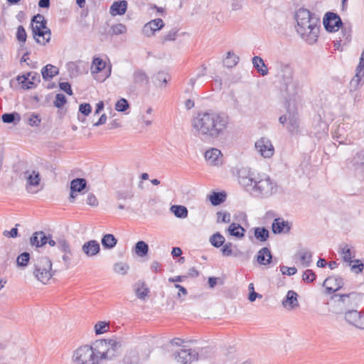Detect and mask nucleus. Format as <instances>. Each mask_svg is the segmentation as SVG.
Wrapping results in <instances>:
<instances>
[{
	"mask_svg": "<svg viewBox=\"0 0 364 364\" xmlns=\"http://www.w3.org/2000/svg\"><path fill=\"white\" fill-rule=\"evenodd\" d=\"M193 134L203 141H215L227 133L230 118L224 112L213 109L201 110L191 122Z\"/></svg>",
	"mask_w": 364,
	"mask_h": 364,
	"instance_id": "f257e3e1",
	"label": "nucleus"
},
{
	"mask_svg": "<svg viewBox=\"0 0 364 364\" xmlns=\"http://www.w3.org/2000/svg\"><path fill=\"white\" fill-rule=\"evenodd\" d=\"M239 183L255 197L268 198L277 191V184L265 173H250L247 176H239Z\"/></svg>",
	"mask_w": 364,
	"mask_h": 364,
	"instance_id": "f03ea898",
	"label": "nucleus"
},
{
	"mask_svg": "<svg viewBox=\"0 0 364 364\" xmlns=\"http://www.w3.org/2000/svg\"><path fill=\"white\" fill-rule=\"evenodd\" d=\"M298 33L309 44L317 41L319 32L318 18L304 8L299 9L295 13Z\"/></svg>",
	"mask_w": 364,
	"mask_h": 364,
	"instance_id": "7ed1b4c3",
	"label": "nucleus"
},
{
	"mask_svg": "<svg viewBox=\"0 0 364 364\" xmlns=\"http://www.w3.org/2000/svg\"><path fill=\"white\" fill-rule=\"evenodd\" d=\"M52 262L45 256L36 258L33 262V274L43 284H46L54 275L55 271L52 269Z\"/></svg>",
	"mask_w": 364,
	"mask_h": 364,
	"instance_id": "20e7f679",
	"label": "nucleus"
},
{
	"mask_svg": "<svg viewBox=\"0 0 364 364\" xmlns=\"http://www.w3.org/2000/svg\"><path fill=\"white\" fill-rule=\"evenodd\" d=\"M47 22L44 16L37 14L32 18L31 28L33 36L39 44L46 45L50 40V29L46 26Z\"/></svg>",
	"mask_w": 364,
	"mask_h": 364,
	"instance_id": "39448f33",
	"label": "nucleus"
},
{
	"mask_svg": "<svg viewBox=\"0 0 364 364\" xmlns=\"http://www.w3.org/2000/svg\"><path fill=\"white\" fill-rule=\"evenodd\" d=\"M277 74L282 78L285 85V91L289 96H294L296 93V84L293 81V69L287 63L282 62L276 63Z\"/></svg>",
	"mask_w": 364,
	"mask_h": 364,
	"instance_id": "423d86ee",
	"label": "nucleus"
},
{
	"mask_svg": "<svg viewBox=\"0 0 364 364\" xmlns=\"http://www.w3.org/2000/svg\"><path fill=\"white\" fill-rule=\"evenodd\" d=\"M282 124L287 123V129L291 134H296L299 131V115L294 105H291L289 102L287 104V112L279 118Z\"/></svg>",
	"mask_w": 364,
	"mask_h": 364,
	"instance_id": "0eeeda50",
	"label": "nucleus"
},
{
	"mask_svg": "<svg viewBox=\"0 0 364 364\" xmlns=\"http://www.w3.org/2000/svg\"><path fill=\"white\" fill-rule=\"evenodd\" d=\"M354 122L355 120L350 115H345L343 117V122L338 124L335 132V137L339 144L351 143V139L348 138V134L352 129Z\"/></svg>",
	"mask_w": 364,
	"mask_h": 364,
	"instance_id": "6e6552de",
	"label": "nucleus"
},
{
	"mask_svg": "<svg viewBox=\"0 0 364 364\" xmlns=\"http://www.w3.org/2000/svg\"><path fill=\"white\" fill-rule=\"evenodd\" d=\"M94 353L90 346H82L74 351L73 360L75 363L80 364H93L97 363Z\"/></svg>",
	"mask_w": 364,
	"mask_h": 364,
	"instance_id": "1a4fd4ad",
	"label": "nucleus"
},
{
	"mask_svg": "<svg viewBox=\"0 0 364 364\" xmlns=\"http://www.w3.org/2000/svg\"><path fill=\"white\" fill-rule=\"evenodd\" d=\"M331 299L337 303L341 309L348 310L358 305L359 296L355 292L344 294H335Z\"/></svg>",
	"mask_w": 364,
	"mask_h": 364,
	"instance_id": "9d476101",
	"label": "nucleus"
},
{
	"mask_svg": "<svg viewBox=\"0 0 364 364\" xmlns=\"http://www.w3.org/2000/svg\"><path fill=\"white\" fill-rule=\"evenodd\" d=\"M20 176L26 182L25 187L28 193H34L33 188H38L41 184V177L38 171L28 169Z\"/></svg>",
	"mask_w": 364,
	"mask_h": 364,
	"instance_id": "9b49d317",
	"label": "nucleus"
},
{
	"mask_svg": "<svg viewBox=\"0 0 364 364\" xmlns=\"http://www.w3.org/2000/svg\"><path fill=\"white\" fill-rule=\"evenodd\" d=\"M149 85V77L147 74L141 69H136L132 74V80L129 90L134 92L140 88Z\"/></svg>",
	"mask_w": 364,
	"mask_h": 364,
	"instance_id": "f8f14e48",
	"label": "nucleus"
},
{
	"mask_svg": "<svg viewBox=\"0 0 364 364\" xmlns=\"http://www.w3.org/2000/svg\"><path fill=\"white\" fill-rule=\"evenodd\" d=\"M323 23L326 30L328 32H336L341 28L343 22L340 16L333 12H327L323 20Z\"/></svg>",
	"mask_w": 364,
	"mask_h": 364,
	"instance_id": "ddd939ff",
	"label": "nucleus"
},
{
	"mask_svg": "<svg viewBox=\"0 0 364 364\" xmlns=\"http://www.w3.org/2000/svg\"><path fill=\"white\" fill-rule=\"evenodd\" d=\"M328 129V124L322 120L320 115H316L314 117L311 134L318 139H322L327 136Z\"/></svg>",
	"mask_w": 364,
	"mask_h": 364,
	"instance_id": "4468645a",
	"label": "nucleus"
},
{
	"mask_svg": "<svg viewBox=\"0 0 364 364\" xmlns=\"http://www.w3.org/2000/svg\"><path fill=\"white\" fill-rule=\"evenodd\" d=\"M255 147L256 151L264 158H270L274 152L271 141L264 137L257 140L255 142Z\"/></svg>",
	"mask_w": 364,
	"mask_h": 364,
	"instance_id": "2eb2a0df",
	"label": "nucleus"
},
{
	"mask_svg": "<svg viewBox=\"0 0 364 364\" xmlns=\"http://www.w3.org/2000/svg\"><path fill=\"white\" fill-rule=\"evenodd\" d=\"M174 359L181 364H190L197 360L198 352L191 349H181L173 354Z\"/></svg>",
	"mask_w": 364,
	"mask_h": 364,
	"instance_id": "dca6fc26",
	"label": "nucleus"
},
{
	"mask_svg": "<svg viewBox=\"0 0 364 364\" xmlns=\"http://www.w3.org/2000/svg\"><path fill=\"white\" fill-rule=\"evenodd\" d=\"M110 344V339L109 340H97L92 346H91L93 352H95V356L97 359V363L100 360H105L106 353L107 354V350L109 345Z\"/></svg>",
	"mask_w": 364,
	"mask_h": 364,
	"instance_id": "f3484780",
	"label": "nucleus"
},
{
	"mask_svg": "<svg viewBox=\"0 0 364 364\" xmlns=\"http://www.w3.org/2000/svg\"><path fill=\"white\" fill-rule=\"evenodd\" d=\"M17 81L21 85L22 88L32 89L36 86L35 81L40 82V76L37 73H28L26 75L18 76Z\"/></svg>",
	"mask_w": 364,
	"mask_h": 364,
	"instance_id": "a211bd4d",
	"label": "nucleus"
},
{
	"mask_svg": "<svg viewBox=\"0 0 364 364\" xmlns=\"http://www.w3.org/2000/svg\"><path fill=\"white\" fill-rule=\"evenodd\" d=\"M292 223L282 218H275L272 224V230L274 234L289 232Z\"/></svg>",
	"mask_w": 364,
	"mask_h": 364,
	"instance_id": "6ab92c4d",
	"label": "nucleus"
},
{
	"mask_svg": "<svg viewBox=\"0 0 364 364\" xmlns=\"http://www.w3.org/2000/svg\"><path fill=\"white\" fill-rule=\"evenodd\" d=\"M87 186V181L83 178H77L70 182V201L73 202L77 196L76 193H81Z\"/></svg>",
	"mask_w": 364,
	"mask_h": 364,
	"instance_id": "aec40b11",
	"label": "nucleus"
},
{
	"mask_svg": "<svg viewBox=\"0 0 364 364\" xmlns=\"http://www.w3.org/2000/svg\"><path fill=\"white\" fill-rule=\"evenodd\" d=\"M328 294L339 290L343 285V279L340 277H329L326 279L323 284Z\"/></svg>",
	"mask_w": 364,
	"mask_h": 364,
	"instance_id": "412c9836",
	"label": "nucleus"
},
{
	"mask_svg": "<svg viewBox=\"0 0 364 364\" xmlns=\"http://www.w3.org/2000/svg\"><path fill=\"white\" fill-rule=\"evenodd\" d=\"M82 251L88 257H95L100 252V243L95 240H89L83 244Z\"/></svg>",
	"mask_w": 364,
	"mask_h": 364,
	"instance_id": "4be33fe9",
	"label": "nucleus"
},
{
	"mask_svg": "<svg viewBox=\"0 0 364 364\" xmlns=\"http://www.w3.org/2000/svg\"><path fill=\"white\" fill-rule=\"evenodd\" d=\"M205 159L211 165H219L223 163L221 151L216 148H211L205 152Z\"/></svg>",
	"mask_w": 364,
	"mask_h": 364,
	"instance_id": "5701e85b",
	"label": "nucleus"
},
{
	"mask_svg": "<svg viewBox=\"0 0 364 364\" xmlns=\"http://www.w3.org/2000/svg\"><path fill=\"white\" fill-rule=\"evenodd\" d=\"M364 78V49L360 58V63L356 68V74L350 81V86L356 89Z\"/></svg>",
	"mask_w": 364,
	"mask_h": 364,
	"instance_id": "b1692460",
	"label": "nucleus"
},
{
	"mask_svg": "<svg viewBox=\"0 0 364 364\" xmlns=\"http://www.w3.org/2000/svg\"><path fill=\"white\" fill-rule=\"evenodd\" d=\"M297 297L298 295L294 291H288L285 299L282 301V306L288 309H293L299 306Z\"/></svg>",
	"mask_w": 364,
	"mask_h": 364,
	"instance_id": "393cba45",
	"label": "nucleus"
},
{
	"mask_svg": "<svg viewBox=\"0 0 364 364\" xmlns=\"http://www.w3.org/2000/svg\"><path fill=\"white\" fill-rule=\"evenodd\" d=\"M272 259V253L269 248L262 247L257 255V261L259 264L267 265L271 263Z\"/></svg>",
	"mask_w": 364,
	"mask_h": 364,
	"instance_id": "a878e982",
	"label": "nucleus"
},
{
	"mask_svg": "<svg viewBox=\"0 0 364 364\" xmlns=\"http://www.w3.org/2000/svg\"><path fill=\"white\" fill-rule=\"evenodd\" d=\"M109 346L108 347L107 354L106 353L105 360H112L119 354L121 344L119 341L117 340L110 339V344Z\"/></svg>",
	"mask_w": 364,
	"mask_h": 364,
	"instance_id": "bb28decb",
	"label": "nucleus"
},
{
	"mask_svg": "<svg viewBox=\"0 0 364 364\" xmlns=\"http://www.w3.org/2000/svg\"><path fill=\"white\" fill-rule=\"evenodd\" d=\"M127 9V2L125 0L114 1L110 8V13L113 16L123 15Z\"/></svg>",
	"mask_w": 364,
	"mask_h": 364,
	"instance_id": "cd10ccee",
	"label": "nucleus"
},
{
	"mask_svg": "<svg viewBox=\"0 0 364 364\" xmlns=\"http://www.w3.org/2000/svg\"><path fill=\"white\" fill-rule=\"evenodd\" d=\"M59 73L58 68L51 64H48L44 66L41 70L43 79L48 80L52 79L54 76L57 75Z\"/></svg>",
	"mask_w": 364,
	"mask_h": 364,
	"instance_id": "c85d7f7f",
	"label": "nucleus"
},
{
	"mask_svg": "<svg viewBox=\"0 0 364 364\" xmlns=\"http://www.w3.org/2000/svg\"><path fill=\"white\" fill-rule=\"evenodd\" d=\"M252 62L254 68L257 72L262 76H265L268 74V68L265 65L263 59L259 56H255L252 59Z\"/></svg>",
	"mask_w": 364,
	"mask_h": 364,
	"instance_id": "c756f323",
	"label": "nucleus"
},
{
	"mask_svg": "<svg viewBox=\"0 0 364 364\" xmlns=\"http://www.w3.org/2000/svg\"><path fill=\"white\" fill-rule=\"evenodd\" d=\"M101 243L104 249L112 250L116 246L117 239L114 235L107 233L102 236Z\"/></svg>",
	"mask_w": 364,
	"mask_h": 364,
	"instance_id": "7c9ffc66",
	"label": "nucleus"
},
{
	"mask_svg": "<svg viewBox=\"0 0 364 364\" xmlns=\"http://www.w3.org/2000/svg\"><path fill=\"white\" fill-rule=\"evenodd\" d=\"M299 257L301 264L304 267H309L311 262L312 254L306 249L299 250L295 255Z\"/></svg>",
	"mask_w": 364,
	"mask_h": 364,
	"instance_id": "2f4dec72",
	"label": "nucleus"
},
{
	"mask_svg": "<svg viewBox=\"0 0 364 364\" xmlns=\"http://www.w3.org/2000/svg\"><path fill=\"white\" fill-rule=\"evenodd\" d=\"M245 231L244 228L235 223H231L228 228L229 234L237 238H242L245 236Z\"/></svg>",
	"mask_w": 364,
	"mask_h": 364,
	"instance_id": "473e14b6",
	"label": "nucleus"
},
{
	"mask_svg": "<svg viewBox=\"0 0 364 364\" xmlns=\"http://www.w3.org/2000/svg\"><path fill=\"white\" fill-rule=\"evenodd\" d=\"M254 236L260 242H266L269 237V232L264 227H257L254 229Z\"/></svg>",
	"mask_w": 364,
	"mask_h": 364,
	"instance_id": "72a5a7b5",
	"label": "nucleus"
},
{
	"mask_svg": "<svg viewBox=\"0 0 364 364\" xmlns=\"http://www.w3.org/2000/svg\"><path fill=\"white\" fill-rule=\"evenodd\" d=\"M361 313L354 309H348L345 314V319L350 324L356 327V323L359 321Z\"/></svg>",
	"mask_w": 364,
	"mask_h": 364,
	"instance_id": "f704fd0d",
	"label": "nucleus"
},
{
	"mask_svg": "<svg viewBox=\"0 0 364 364\" xmlns=\"http://www.w3.org/2000/svg\"><path fill=\"white\" fill-rule=\"evenodd\" d=\"M339 252L346 262H353L352 258L355 257V252L346 244H341L339 247Z\"/></svg>",
	"mask_w": 364,
	"mask_h": 364,
	"instance_id": "c9c22d12",
	"label": "nucleus"
},
{
	"mask_svg": "<svg viewBox=\"0 0 364 364\" xmlns=\"http://www.w3.org/2000/svg\"><path fill=\"white\" fill-rule=\"evenodd\" d=\"M134 253L139 257H145L149 252V245L144 241H138L133 249Z\"/></svg>",
	"mask_w": 364,
	"mask_h": 364,
	"instance_id": "e433bc0d",
	"label": "nucleus"
},
{
	"mask_svg": "<svg viewBox=\"0 0 364 364\" xmlns=\"http://www.w3.org/2000/svg\"><path fill=\"white\" fill-rule=\"evenodd\" d=\"M211 204L217 206L223 203L226 199V194L224 192H213L208 196Z\"/></svg>",
	"mask_w": 364,
	"mask_h": 364,
	"instance_id": "4c0bfd02",
	"label": "nucleus"
},
{
	"mask_svg": "<svg viewBox=\"0 0 364 364\" xmlns=\"http://www.w3.org/2000/svg\"><path fill=\"white\" fill-rule=\"evenodd\" d=\"M1 119L4 123L17 124L21 121V115L16 112L2 114Z\"/></svg>",
	"mask_w": 364,
	"mask_h": 364,
	"instance_id": "58836bf2",
	"label": "nucleus"
},
{
	"mask_svg": "<svg viewBox=\"0 0 364 364\" xmlns=\"http://www.w3.org/2000/svg\"><path fill=\"white\" fill-rule=\"evenodd\" d=\"M135 294L136 296L140 299H145L149 293V289L145 287L144 282H137L135 284Z\"/></svg>",
	"mask_w": 364,
	"mask_h": 364,
	"instance_id": "ea45409f",
	"label": "nucleus"
},
{
	"mask_svg": "<svg viewBox=\"0 0 364 364\" xmlns=\"http://www.w3.org/2000/svg\"><path fill=\"white\" fill-rule=\"evenodd\" d=\"M170 209L175 216L178 218H185L188 216V209L183 205H173Z\"/></svg>",
	"mask_w": 364,
	"mask_h": 364,
	"instance_id": "a19ab883",
	"label": "nucleus"
},
{
	"mask_svg": "<svg viewBox=\"0 0 364 364\" xmlns=\"http://www.w3.org/2000/svg\"><path fill=\"white\" fill-rule=\"evenodd\" d=\"M209 241L214 247L218 248L225 244V238L220 232H215L210 237Z\"/></svg>",
	"mask_w": 364,
	"mask_h": 364,
	"instance_id": "79ce46f5",
	"label": "nucleus"
},
{
	"mask_svg": "<svg viewBox=\"0 0 364 364\" xmlns=\"http://www.w3.org/2000/svg\"><path fill=\"white\" fill-rule=\"evenodd\" d=\"M239 59V57L233 52L228 51L227 53L226 58L224 60V65L229 68H233L237 64Z\"/></svg>",
	"mask_w": 364,
	"mask_h": 364,
	"instance_id": "37998d69",
	"label": "nucleus"
},
{
	"mask_svg": "<svg viewBox=\"0 0 364 364\" xmlns=\"http://www.w3.org/2000/svg\"><path fill=\"white\" fill-rule=\"evenodd\" d=\"M234 247V245H232V243L228 242H225V244H223L222 248H221V252H222V255L225 257H229V256H231V255H234V256H237L238 255H241L242 252L239 250L237 251V252H233V250H232V247Z\"/></svg>",
	"mask_w": 364,
	"mask_h": 364,
	"instance_id": "c03bdc74",
	"label": "nucleus"
},
{
	"mask_svg": "<svg viewBox=\"0 0 364 364\" xmlns=\"http://www.w3.org/2000/svg\"><path fill=\"white\" fill-rule=\"evenodd\" d=\"M125 364H139V354L135 350L129 351L124 358Z\"/></svg>",
	"mask_w": 364,
	"mask_h": 364,
	"instance_id": "a18cd8bd",
	"label": "nucleus"
},
{
	"mask_svg": "<svg viewBox=\"0 0 364 364\" xmlns=\"http://www.w3.org/2000/svg\"><path fill=\"white\" fill-rule=\"evenodd\" d=\"M129 269V266L122 262H116L113 265V270L116 274L126 275Z\"/></svg>",
	"mask_w": 364,
	"mask_h": 364,
	"instance_id": "49530a36",
	"label": "nucleus"
},
{
	"mask_svg": "<svg viewBox=\"0 0 364 364\" xmlns=\"http://www.w3.org/2000/svg\"><path fill=\"white\" fill-rule=\"evenodd\" d=\"M352 163L355 168L364 170V151L357 153Z\"/></svg>",
	"mask_w": 364,
	"mask_h": 364,
	"instance_id": "de8ad7c7",
	"label": "nucleus"
},
{
	"mask_svg": "<svg viewBox=\"0 0 364 364\" xmlns=\"http://www.w3.org/2000/svg\"><path fill=\"white\" fill-rule=\"evenodd\" d=\"M105 63L100 58H95L93 59L92 70V73H99L105 69Z\"/></svg>",
	"mask_w": 364,
	"mask_h": 364,
	"instance_id": "09e8293b",
	"label": "nucleus"
},
{
	"mask_svg": "<svg viewBox=\"0 0 364 364\" xmlns=\"http://www.w3.org/2000/svg\"><path fill=\"white\" fill-rule=\"evenodd\" d=\"M30 259V254L28 252H23L16 259V263L18 267H26Z\"/></svg>",
	"mask_w": 364,
	"mask_h": 364,
	"instance_id": "8fccbe9b",
	"label": "nucleus"
},
{
	"mask_svg": "<svg viewBox=\"0 0 364 364\" xmlns=\"http://www.w3.org/2000/svg\"><path fill=\"white\" fill-rule=\"evenodd\" d=\"M134 193L132 190L118 191L116 193V198L119 200L132 199Z\"/></svg>",
	"mask_w": 364,
	"mask_h": 364,
	"instance_id": "3c124183",
	"label": "nucleus"
},
{
	"mask_svg": "<svg viewBox=\"0 0 364 364\" xmlns=\"http://www.w3.org/2000/svg\"><path fill=\"white\" fill-rule=\"evenodd\" d=\"M109 324L105 321L97 322L95 326V331L97 335L102 334L109 330Z\"/></svg>",
	"mask_w": 364,
	"mask_h": 364,
	"instance_id": "603ef678",
	"label": "nucleus"
},
{
	"mask_svg": "<svg viewBox=\"0 0 364 364\" xmlns=\"http://www.w3.org/2000/svg\"><path fill=\"white\" fill-rule=\"evenodd\" d=\"M57 245L58 249L63 253H70V246L67 240L65 239H60L57 241Z\"/></svg>",
	"mask_w": 364,
	"mask_h": 364,
	"instance_id": "864d4df0",
	"label": "nucleus"
},
{
	"mask_svg": "<svg viewBox=\"0 0 364 364\" xmlns=\"http://www.w3.org/2000/svg\"><path fill=\"white\" fill-rule=\"evenodd\" d=\"M127 31L126 26L122 23L114 24L111 26L112 35L123 34Z\"/></svg>",
	"mask_w": 364,
	"mask_h": 364,
	"instance_id": "5fc2aeb1",
	"label": "nucleus"
},
{
	"mask_svg": "<svg viewBox=\"0 0 364 364\" xmlns=\"http://www.w3.org/2000/svg\"><path fill=\"white\" fill-rule=\"evenodd\" d=\"M129 107L128 101L124 98H121L115 104V109L118 112H124Z\"/></svg>",
	"mask_w": 364,
	"mask_h": 364,
	"instance_id": "6e6d98bb",
	"label": "nucleus"
},
{
	"mask_svg": "<svg viewBox=\"0 0 364 364\" xmlns=\"http://www.w3.org/2000/svg\"><path fill=\"white\" fill-rule=\"evenodd\" d=\"M28 123L32 127H38L40 125L41 119L38 114L32 113L27 119Z\"/></svg>",
	"mask_w": 364,
	"mask_h": 364,
	"instance_id": "4d7b16f0",
	"label": "nucleus"
},
{
	"mask_svg": "<svg viewBox=\"0 0 364 364\" xmlns=\"http://www.w3.org/2000/svg\"><path fill=\"white\" fill-rule=\"evenodd\" d=\"M217 215V223H229L230 222V214L228 212L218 211Z\"/></svg>",
	"mask_w": 364,
	"mask_h": 364,
	"instance_id": "13d9d810",
	"label": "nucleus"
},
{
	"mask_svg": "<svg viewBox=\"0 0 364 364\" xmlns=\"http://www.w3.org/2000/svg\"><path fill=\"white\" fill-rule=\"evenodd\" d=\"M149 23L151 26V28L154 29V32L159 31L164 26V21L161 18H156V19L151 20L149 22Z\"/></svg>",
	"mask_w": 364,
	"mask_h": 364,
	"instance_id": "bf43d9fd",
	"label": "nucleus"
},
{
	"mask_svg": "<svg viewBox=\"0 0 364 364\" xmlns=\"http://www.w3.org/2000/svg\"><path fill=\"white\" fill-rule=\"evenodd\" d=\"M66 102V97L63 94L58 93L55 95L54 106L58 108L62 107Z\"/></svg>",
	"mask_w": 364,
	"mask_h": 364,
	"instance_id": "052dcab7",
	"label": "nucleus"
},
{
	"mask_svg": "<svg viewBox=\"0 0 364 364\" xmlns=\"http://www.w3.org/2000/svg\"><path fill=\"white\" fill-rule=\"evenodd\" d=\"M178 30L177 28H172L166 33L162 39V43H164L166 41H174L176 38Z\"/></svg>",
	"mask_w": 364,
	"mask_h": 364,
	"instance_id": "680f3d73",
	"label": "nucleus"
},
{
	"mask_svg": "<svg viewBox=\"0 0 364 364\" xmlns=\"http://www.w3.org/2000/svg\"><path fill=\"white\" fill-rule=\"evenodd\" d=\"M302 279L306 282H312L316 279V274L311 269H306L303 273Z\"/></svg>",
	"mask_w": 364,
	"mask_h": 364,
	"instance_id": "e2e57ef3",
	"label": "nucleus"
},
{
	"mask_svg": "<svg viewBox=\"0 0 364 364\" xmlns=\"http://www.w3.org/2000/svg\"><path fill=\"white\" fill-rule=\"evenodd\" d=\"M42 235V231L34 232L30 237V244L33 247H39L40 236Z\"/></svg>",
	"mask_w": 364,
	"mask_h": 364,
	"instance_id": "0e129e2a",
	"label": "nucleus"
},
{
	"mask_svg": "<svg viewBox=\"0 0 364 364\" xmlns=\"http://www.w3.org/2000/svg\"><path fill=\"white\" fill-rule=\"evenodd\" d=\"M26 32L25 28L22 26H19L17 28L16 38L17 39L23 43H25L26 41Z\"/></svg>",
	"mask_w": 364,
	"mask_h": 364,
	"instance_id": "69168bd1",
	"label": "nucleus"
},
{
	"mask_svg": "<svg viewBox=\"0 0 364 364\" xmlns=\"http://www.w3.org/2000/svg\"><path fill=\"white\" fill-rule=\"evenodd\" d=\"M92 111L91 105L89 103H82L79 106V112L85 116H88Z\"/></svg>",
	"mask_w": 364,
	"mask_h": 364,
	"instance_id": "338daca9",
	"label": "nucleus"
},
{
	"mask_svg": "<svg viewBox=\"0 0 364 364\" xmlns=\"http://www.w3.org/2000/svg\"><path fill=\"white\" fill-rule=\"evenodd\" d=\"M280 271L282 272V274L284 275H288L291 276L296 273L297 269L296 267H288L287 266H281L280 267Z\"/></svg>",
	"mask_w": 364,
	"mask_h": 364,
	"instance_id": "774afa93",
	"label": "nucleus"
}]
</instances>
